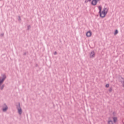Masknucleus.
Here are the masks:
<instances>
[{
	"label": "nucleus",
	"mask_w": 124,
	"mask_h": 124,
	"mask_svg": "<svg viewBox=\"0 0 124 124\" xmlns=\"http://www.w3.org/2000/svg\"><path fill=\"white\" fill-rule=\"evenodd\" d=\"M98 8L99 9L98 14H99V16L101 18L105 17L108 13V9L107 8H104L103 11H102L101 6H98Z\"/></svg>",
	"instance_id": "obj_1"
},
{
	"label": "nucleus",
	"mask_w": 124,
	"mask_h": 124,
	"mask_svg": "<svg viewBox=\"0 0 124 124\" xmlns=\"http://www.w3.org/2000/svg\"><path fill=\"white\" fill-rule=\"evenodd\" d=\"M16 108L18 110V113H19V115H21L22 113V108H20V103H18V105H16Z\"/></svg>",
	"instance_id": "obj_2"
},
{
	"label": "nucleus",
	"mask_w": 124,
	"mask_h": 124,
	"mask_svg": "<svg viewBox=\"0 0 124 124\" xmlns=\"http://www.w3.org/2000/svg\"><path fill=\"white\" fill-rule=\"evenodd\" d=\"M100 0H92L91 2V4L93 5V6H95L96 5L97 2Z\"/></svg>",
	"instance_id": "obj_3"
},
{
	"label": "nucleus",
	"mask_w": 124,
	"mask_h": 124,
	"mask_svg": "<svg viewBox=\"0 0 124 124\" xmlns=\"http://www.w3.org/2000/svg\"><path fill=\"white\" fill-rule=\"evenodd\" d=\"M3 107L2 108L3 112H6L7 110H8V108L7 106L6 105V104H4Z\"/></svg>",
	"instance_id": "obj_4"
},
{
	"label": "nucleus",
	"mask_w": 124,
	"mask_h": 124,
	"mask_svg": "<svg viewBox=\"0 0 124 124\" xmlns=\"http://www.w3.org/2000/svg\"><path fill=\"white\" fill-rule=\"evenodd\" d=\"M95 57V52L94 51H91V52L90 53V58H93Z\"/></svg>",
	"instance_id": "obj_5"
},
{
	"label": "nucleus",
	"mask_w": 124,
	"mask_h": 124,
	"mask_svg": "<svg viewBox=\"0 0 124 124\" xmlns=\"http://www.w3.org/2000/svg\"><path fill=\"white\" fill-rule=\"evenodd\" d=\"M92 32L91 31H88L86 33V35L87 37H90L92 35Z\"/></svg>",
	"instance_id": "obj_6"
},
{
	"label": "nucleus",
	"mask_w": 124,
	"mask_h": 124,
	"mask_svg": "<svg viewBox=\"0 0 124 124\" xmlns=\"http://www.w3.org/2000/svg\"><path fill=\"white\" fill-rule=\"evenodd\" d=\"M5 87V84H0V90L2 91Z\"/></svg>",
	"instance_id": "obj_7"
},
{
	"label": "nucleus",
	"mask_w": 124,
	"mask_h": 124,
	"mask_svg": "<svg viewBox=\"0 0 124 124\" xmlns=\"http://www.w3.org/2000/svg\"><path fill=\"white\" fill-rule=\"evenodd\" d=\"M1 76L2 77V79H4V80H5V79L7 77L5 75V74H2L1 75Z\"/></svg>",
	"instance_id": "obj_8"
},
{
	"label": "nucleus",
	"mask_w": 124,
	"mask_h": 124,
	"mask_svg": "<svg viewBox=\"0 0 124 124\" xmlns=\"http://www.w3.org/2000/svg\"><path fill=\"white\" fill-rule=\"evenodd\" d=\"M5 79H4V78H0V84L2 85V83H3V82L4 81Z\"/></svg>",
	"instance_id": "obj_9"
},
{
	"label": "nucleus",
	"mask_w": 124,
	"mask_h": 124,
	"mask_svg": "<svg viewBox=\"0 0 124 124\" xmlns=\"http://www.w3.org/2000/svg\"><path fill=\"white\" fill-rule=\"evenodd\" d=\"M113 123H116V122L117 121L118 119L117 117H113Z\"/></svg>",
	"instance_id": "obj_10"
},
{
	"label": "nucleus",
	"mask_w": 124,
	"mask_h": 124,
	"mask_svg": "<svg viewBox=\"0 0 124 124\" xmlns=\"http://www.w3.org/2000/svg\"><path fill=\"white\" fill-rule=\"evenodd\" d=\"M108 124H113V121L112 120H109L108 121Z\"/></svg>",
	"instance_id": "obj_11"
},
{
	"label": "nucleus",
	"mask_w": 124,
	"mask_h": 124,
	"mask_svg": "<svg viewBox=\"0 0 124 124\" xmlns=\"http://www.w3.org/2000/svg\"><path fill=\"white\" fill-rule=\"evenodd\" d=\"M118 33H119L118 31L117 30H115V31H114V35H117Z\"/></svg>",
	"instance_id": "obj_12"
},
{
	"label": "nucleus",
	"mask_w": 124,
	"mask_h": 124,
	"mask_svg": "<svg viewBox=\"0 0 124 124\" xmlns=\"http://www.w3.org/2000/svg\"><path fill=\"white\" fill-rule=\"evenodd\" d=\"M109 84H106V85H105L106 88H109Z\"/></svg>",
	"instance_id": "obj_13"
},
{
	"label": "nucleus",
	"mask_w": 124,
	"mask_h": 124,
	"mask_svg": "<svg viewBox=\"0 0 124 124\" xmlns=\"http://www.w3.org/2000/svg\"><path fill=\"white\" fill-rule=\"evenodd\" d=\"M108 92L109 93H111L112 92V87L109 88V89H108Z\"/></svg>",
	"instance_id": "obj_14"
},
{
	"label": "nucleus",
	"mask_w": 124,
	"mask_h": 124,
	"mask_svg": "<svg viewBox=\"0 0 124 124\" xmlns=\"http://www.w3.org/2000/svg\"><path fill=\"white\" fill-rule=\"evenodd\" d=\"M120 82H121V84H122V85H124V80H121Z\"/></svg>",
	"instance_id": "obj_15"
},
{
	"label": "nucleus",
	"mask_w": 124,
	"mask_h": 124,
	"mask_svg": "<svg viewBox=\"0 0 124 124\" xmlns=\"http://www.w3.org/2000/svg\"><path fill=\"white\" fill-rule=\"evenodd\" d=\"M31 28V27L30 25L28 26V30H29Z\"/></svg>",
	"instance_id": "obj_16"
},
{
	"label": "nucleus",
	"mask_w": 124,
	"mask_h": 124,
	"mask_svg": "<svg viewBox=\"0 0 124 124\" xmlns=\"http://www.w3.org/2000/svg\"><path fill=\"white\" fill-rule=\"evenodd\" d=\"M4 33H2L0 35V37H3L4 36Z\"/></svg>",
	"instance_id": "obj_17"
},
{
	"label": "nucleus",
	"mask_w": 124,
	"mask_h": 124,
	"mask_svg": "<svg viewBox=\"0 0 124 124\" xmlns=\"http://www.w3.org/2000/svg\"><path fill=\"white\" fill-rule=\"evenodd\" d=\"M18 20L20 21L21 20V17L20 16H18Z\"/></svg>",
	"instance_id": "obj_18"
},
{
	"label": "nucleus",
	"mask_w": 124,
	"mask_h": 124,
	"mask_svg": "<svg viewBox=\"0 0 124 124\" xmlns=\"http://www.w3.org/2000/svg\"><path fill=\"white\" fill-rule=\"evenodd\" d=\"M57 51H55V52H54V54L55 55H57Z\"/></svg>",
	"instance_id": "obj_19"
},
{
	"label": "nucleus",
	"mask_w": 124,
	"mask_h": 124,
	"mask_svg": "<svg viewBox=\"0 0 124 124\" xmlns=\"http://www.w3.org/2000/svg\"><path fill=\"white\" fill-rule=\"evenodd\" d=\"M88 1H88V0H85V3H87V2H88Z\"/></svg>",
	"instance_id": "obj_20"
},
{
	"label": "nucleus",
	"mask_w": 124,
	"mask_h": 124,
	"mask_svg": "<svg viewBox=\"0 0 124 124\" xmlns=\"http://www.w3.org/2000/svg\"><path fill=\"white\" fill-rule=\"evenodd\" d=\"M121 79L124 80V78L121 77Z\"/></svg>",
	"instance_id": "obj_21"
},
{
	"label": "nucleus",
	"mask_w": 124,
	"mask_h": 124,
	"mask_svg": "<svg viewBox=\"0 0 124 124\" xmlns=\"http://www.w3.org/2000/svg\"><path fill=\"white\" fill-rule=\"evenodd\" d=\"M24 55H26V53L25 52L24 54Z\"/></svg>",
	"instance_id": "obj_22"
},
{
	"label": "nucleus",
	"mask_w": 124,
	"mask_h": 124,
	"mask_svg": "<svg viewBox=\"0 0 124 124\" xmlns=\"http://www.w3.org/2000/svg\"><path fill=\"white\" fill-rule=\"evenodd\" d=\"M88 1H91L92 0H88Z\"/></svg>",
	"instance_id": "obj_23"
},
{
	"label": "nucleus",
	"mask_w": 124,
	"mask_h": 124,
	"mask_svg": "<svg viewBox=\"0 0 124 124\" xmlns=\"http://www.w3.org/2000/svg\"><path fill=\"white\" fill-rule=\"evenodd\" d=\"M123 87H124V85H123Z\"/></svg>",
	"instance_id": "obj_24"
}]
</instances>
